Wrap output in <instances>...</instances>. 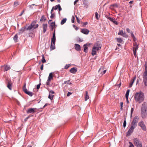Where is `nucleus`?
<instances>
[{
  "label": "nucleus",
  "mask_w": 147,
  "mask_h": 147,
  "mask_svg": "<svg viewBox=\"0 0 147 147\" xmlns=\"http://www.w3.org/2000/svg\"><path fill=\"white\" fill-rule=\"evenodd\" d=\"M134 98L135 101L139 104L143 102L144 99V93L141 91L136 93L134 95Z\"/></svg>",
  "instance_id": "f257e3e1"
},
{
  "label": "nucleus",
  "mask_w": 147,
  "mask_h": 147,
  "mask_svg": "<svg viewBox=\"0 0 147 147\" xmlns=\"http://www.w3.org/2000/svg\"><path fill=\"white\" fill-rule=\"evenodd\" d=\"M141 114V117L142 118L146 117L147 115V105L146 102H144L142 105Z\"/></svg>",
  "instance_id": "f03ea898"
},
{
  "label": "nucleus",
  "mask_w": 147,
  "mask_h": 147,
  "mask_svg": "<svg viewBox=\"0 0 147 147\" xmlns=\"http://www.w3.org/2000/svg\"><path fill=\"white\" fill-rule=\"evenodd\" d=\"M143 83L145 86H147V64L145 65V71L143 76Z\"/></svg>",
  "instance_id": "7ed1b4c3"
},
{
  "label": "nucleus",
  "mask_w": 147,
  "mask_h": 147,
  "mask_svg": "<svg viewBox=\"0 0 147 147\" xmlns=\"http://www.w3.org/2000/svg\"><path fill=\"white\" fill-rule=\"evenodd\" d=\"M134 144L136 147H142V142L137 138H135L133 139Z\"/></svg>",
  "instance_id": "20e7f679"
},
{
  "label": "nucleus",
  "mask_w": 147,
  "mask_h": 147,
  "mask_svg": "<svg viewBox=\"0 0 147 147\" xmlns=\"http://www.w3.org/2000/svg\"><path fill=\"white\" fill-rule=\"evenodd\" d=\"M53 78V76L52 75V73H51L49 74V76L48 80L46 82V84L47 85L49 86L50 84V82L51 80Z\"/></svg>",
  "instance_id": "39448f33"
},
{
  "label": "nucleus",
  "mask_w": 147,
  "mask_h": 147,
  "mask_svg": "<svg viewBox=\"0 0 147 147\" xmlns=\"http://www.w3.org/2000/svg\"><path fill=\"white\" fill-rule=\"evenodd\" d=\"M138 125L142 128L144 131H146V127L143 121H142L138 123Z\"/></svg>",
  "instance_id": "423d86ee"
},
{
  "label": "nucleus",
  "mask_w": 147,
  "mask_h": 147,
  "mask_svg": "<svg viewBox=\"0 0 147 147\" xmlns=\"http://www.w3.org/2000/svg\"><path fill=\"white\" fill-rule=\"evenodd\" d=\"M118 35H121L123 37L125 38H127L128 36L126 32H123V30H120L118 33Z\"/></svg>",
  "instance_id": "0eeeda50"
},
{
  "label": "nucleus",
  "mask_w": 147,
  "mask_h": 147,
  "mask_svg": "<svg viewBox=\"0 0 147 147\" xmlns=\"http://www.w3.org/2000/svg\"><path fill=\"white\" fill-rule=\"evenodd\" d=\"M56 39L55 37V29H54V32L53 34V36L51 39V43H53V45H55Z\"/></svg>",
  "instance_id": "6e6552de"
},
{
  "label": "nucleus",
  "mask_w": 147,
  "mask_h": 147,
  "mask_svg": "<svg viewBox=\"0 0 147 147\" xmlns=\"http://www.w3.org/2000/svg\"><path fill=\"white\" fill-rule=\"evenodd\" d=\"M134 129L133 127H131L129 129L126 133V136H128L131 135V134L133 132Z\"/></svg>",
  "instance_id": "1a4fd4ad"
},
{
  "label": "nucleus",
  "mask_w": 147,
  "mask_h": 147,
  "mask_svg": "<svg viewBox=\"0 0 147 147\" xmlns=\"http://www.w3.org/2000/svg\"><path fill=\"white\" fill-rule=\"evenodd\" d=\"M27 25L24 26V27H22L19 30V32L18 33V34L20 35L22 34L26 30V28Z\"/></svg>",
  "instance_id": "9d476101"
},
{
  "label": "nucleus",
  "mask_w": 147,
  "mask_h": 147,
  "mask_svg": "<svg viewBox=\"0 0 147 147\" xmlns=\"http://www.w3.org/2000/svg\"><path fill=\"white\" fill-rule=\"evenodd\" d=\"M36 109V108H30L27 111L26 113H34L36 112L35 111Z\"/></svg>",
  "instance_id": "9b49d317"
},
{
  "label": "nucleus",
  "mask_w": 147,
  "mask_h": 147,
  "mask_svg": "<svg viewBox=\"0 0 147 147\" xmlns=\"http://www.w3.org/2000/svg\"><path fill=\"white\" fill-rule=\"evenodd\" d=\"M81 32L85 34H88L89 33V31L87 29H82L81 30Z\"/></svg>",
  "instance_id": "f8f14e48"
},
{
  "label": "nucleus",
  "mask_w": 147,
  "mask_h": 147,
  "mask_svg": "<svg viewBox=\"0 0 147 147\" xmlns=\"http://www.w3.org/2000/svg\"><path fill=\"white\" fill-rule=\"evenodd\" d=\"M74 47L75 50L78 51H80L81 50V47L78 44H75Z\"/></svg>",
  "instance_id": "ddd939ff"
},
{
  "label": "nucleus",
  "mask_w": 147,
  "mask_h": 147,
  "mask_svg": "<svg viewBox=\"0 0 147 147\" xmlns=\"http://www.w3.org/2000/svg\"><path fill=\"white\" fill-rule=\"evenodd\" d=\"M12 83L11 81L8 80L7 83V87L10 90L12 89Z\"/></svg>",
  "instance_id": "4468645a"
},
{
  "label": "nucleus",
  "mask_w": 147,
  "mask_h": 147,
  "mask_svg": "<svg viewBox=\"0 0 147 147\" xmlns=\"http://www.w3.org/2000/svg\"><path fill=\"white\" fill-rule=\"evenodd\" d=\"M93 47H96V50L97 51L100 50L101 48L100 45L99 44L98 42L96 43L94 45V46Z\"/></svg>",
  "instance_id": "2eb2a0df"
},
{
  "label": "nucleus",
  "mask_w": 147,
  "mask_h": 147,
  "mask_svg": "<svg viewBox=\"0 0 147 147\" xmlns=\"http://www.w3.org/2000/svg\"><path fill=\"white\" fill-rule=\"evenodd\" d=\"M24 92L26 94L30 96H32L34 94L32 92L30 91H28L27 89H25V91H24Z\"/></svg>",
  "instance_id": "dca6fc26"
},
{
  "label": "nucleus",
  "mask_w": 147,
  "mask_h": 147,
  "mask_svg": "<svg viewBox=\"0 0 147 147\" xmlns=\"http://www.w3.org/2000/svg\"><path fill=\"white\" fill-rule=\"evenodd\" d=\"M77 71V68L73 67L69 70V71L72 74H75Z\"/></svg>",
  "instance_id": "f3484780"
},
{
  "label": "nucleus",
  "mask_w": 147,
  "mask_h": 147,
  "mask_svg": "<svg viewBox=\"0 0 147 147\" xmlns=\"http://www.w3.org/2000/svg\"><path fill=\"white\" fill-rule=\"evenodd\" d=\"M110 21L112 22L113 23L115 24L116 25H117L118 24L117 22L115 21V18L113 17V18H109V20Z\"/></svg>",
  "instance_id": "a211bd4d"
},
{
  "label": "nucleus",
  "mask_w": 147,
  "mask_h": 147,
  "mask_svg": "<svg viewBox=\"0 0 147 147\" xmlns=\"http://www.w3.org/2000/svg\"><path fill=\"white\" fill-rule=\"evenodd\" d=\"M96 49L95 47H93L92 51V55L94 56L96 54Z\"/></svg>",
  "instance_id": "6ab92c4d"
},
{
  "label": "nucleus",
  "mask_w": 147,
  "mask_h": 147,
  "mask_svg": "<svg viewBox=\"0 0 147 147\" xmlns=\"http://www.w3.org/2000/svg\"><path fill=\"white\" fill-rule=\"evenodd\" d=\"M139 119L137 115H136L134 117L132 121L137 123L138 122Z\"/></svg>",
  "instance_id": "aec40b11"
},
{
  "label": "nucleus",
  "mask_w": 147,
  "mask_h": 147,
  "mask_svg": "<svg viewBox=\"0 0 147 147\" xmlns=\"http://www.w3.org/2000/svg\"><path fill=\"white\" fill-rule=\"evenodd\" d=\"M42 28L43 29V32L44 33H45L46 31L47 28V24H44L42 25Z\"/></svg>",
  "instance_id": "412c9836"
},
{
  "label": "nucleus",
  "mask_w": 147,
  "mask_h": 147,
  "mask_svg": "<svg viewBox=\"0 0 147 147\" xmlns=\"http://www.w3.org/2000/svg\"><path fill=\"white\" fill-rule=\"evenodd\" d=\"M10 68V66L9 65H7L5 66H4V68L3 69V71L4 72H5L9 70Z\"/></svg>",
  "instance_id": "4be33fe9"
},
{
  "label": "nucleus",
  "mask_w": 147,
  "mask_h": 147,
  "mask_svg": "<svg viewBox=\"0 0 147 147\" xmlns=\"http://www.w3.org/2000/svg\"><path fill=\"white\" fill-rule=\"evenodd\" d=\"M134 47L133 48V51L135 50L136 51L137 50L138 48V45L136 43L134 45Z\"/></svg>",
  "instance_id": "5701e85b"
},
{
  "label": "nucleus",
  "mask_w": 147,
  "mask_h": 147,
  "mask_svg": "<svg viewBox=\"0 0 147 147\" xmlns=\"http://www.w3.org/2000/svg\"><path fill=\"white\" fill-rule=\"evenodd\" d=\"M137 126V123L133 122H132L131 123V126L134 129Z\"/></svg>",
  "instance_id": "b1692460"
},
{
  "label": "nucleus",
  "mask_w": 147,
  "mask_h": 147,
  "mask_svg": "<svg viewBox=\"0 0 147 147\" xmlns=\"http://www.w3.org/2000/svg\"><path fill=\"white\" fill-rule=\"evenodd\" d=\"M13 40L15 42H16L18 41V37L17 36V34H16L13 37Z\"/></svg>",
  "instance_id": "393cba45"
},
{
  "label": "nucleus",
  "mask_w": 147,
  "mask_h": 147,
  "mask_svg": "<svg viewBox=\"0 0 147 147\" xmlns=\"http://www.w3.org/2000/svg\"><path fill=\"white\" fill-rule=\"evenodd\" d=\"M53 43H51V46H50V49L51 50L55 49V45H53Z\"/></svg>",
  "instance_id": "a878e982"
},
{
  "label": "nucleus",
  "mask_w": 147,
  "mask_h": 147,
  "mask_svg": "<svg viewBox=\"0 0 147 147\" xmlns=\"http://www.w3.org/2000/svg\"><path fill=\"white\" fill-rule=\"evenodd\" d=\"M89 98V97L88 94V92L87 91H86L85 95V100L87 101Z\"/></svg>",
  "instance_id": "bb28decb"
},
{
  "label": "nucleus",
  "mask_w": 147,
  "mask_h": 147,
  "mask_svg": "<svg viewBox=\"0 0 147 147\" xmlns=\"http://www.w3.org/2000/svg\"><path fill=\"white\" fill-rule=\"evenodd\" d=\"M32 28H33V29H34V27L32 26V25L30 24L28 27H26V30H30Z\"/></svg>",
  "instance_id": "cd10ccee"
},
{
  "label": "nucleus",
  "mask_w": 147,
  "mask_h": 147,
  "mask_svg": "<svg viewBox=\"0 0 147 147\" xmlns=\"http://www.w3.org/2000/svg\"><path fill=\"white\" fill-rule=\"evenodd\" d=\"M67 21V19L66 18H65L63 19L61 21V24L63 25Z\"/></svg>",
  "instance_id": "c85d7f7f"
},
{
  "label": "nucleus",
  "mask_w": 147,
  "mask_h": 147,
  "mask_svg": "<svg viewBox=\"0 0 147 147\" xmlns=\"http://www.w3.org/2000/svg\"><path fill=\"white\" fill-rule=\"evenodd\" d=\"M37 22V20H34L32 21L31 23L30 24V25H32V26L34 27L35 26V24Z\"/></svg>",
  "instance_id": "c756f323"
},
{
  "label": "nucleus",
  "mask_w": 147,
  "mask_h": 147,
  "mask_svg": "<svg viewBox=\"0 0 147 147\" xmlns=\"http://www.w3.org/2000/svg\"><path fill=\"white\" fill-rule=\"evenodd\" d=\"M116 39L118 42L121 43L123 41V40L121 38H116Z\"/></svg>",
  "instance_id": "7c9ffc66"
},
{
  "label": "nucleus",
  "mask_w": 147,
  "mask_h": 147,
  "mask_svg": "<svg viewBox=\"0 0 147 147\" xmlns=\"http://www.w3.org/2000/svg\"><path fill=\"white\" fill-rule=\"evenodd\" d=\"M46 20V19L44 15H43L42 16L41 19H40V22L42 21H45Z\"/></svg>",
  "instance_id": "2f4dec72"
},
{
  "label": "nucleus",
  "mask_w": 147,
  "mask_h": 147,
  "mask_svg": "<svg viewBox=\"0 0 147 147\" xmlns=\"http://www.w3.org/2000/svg\"><path fill=\"white\" fill-rule=\"evenodd\" d=\"M83 47H84V52L86 53H87L88 52L87 50L88 49V47H87V46H84V45H83Z\"/></svg>",
  "instance_id": "473e14b6"
},
{
  "label": "nucleus",
  "mask_w": 147,
  "mask_h": 147,
  "mask_svg": "<svg viewBox=\"0 0 147 147\" xmlns=\"http://www.w3.org/2000/svg\"><path fill=\"white\" fill-rule=\"evenodd\" d=\"M42 59L41 61L43 63H45L46 62V60L44 56L43 55H42Z\"/></svg>",
  "instance_id": "72a5a7b5"
},
{
  "label": "nucleus",
  "mask_w": 147,
  "mask_h": 147,
  "mask_svg": "<svg viewBox=\"0 0 147 147\" xmlns=\"http://www.w3.org/2000/svg\"><path fill=\"white\" fill-rule=\"evenodd\" d=\"M19 3L18 1H15L13 4L14 7H15L19 5Z\"/></svg>",
  "instance_id": "f704fd0d"
},
{
  "label": "nucleus",
  "mask_w": 147,
  "mask_h": 147,
  "mask_svg": "<svg viewBox=\"0 0 147 147\" xmlns=\"http://www.w3.org/2000/svg\"><path fill=\"white\" fill-rule=\"evenodd\" d=\"M54 96V95H51V94H49L48 96V97L51 100H52L53 99Z\"/></svg>",
  "instance_id": "c9c22d12"
},
{
  "label": "nucleus",
  "mask_w": 147,
  "mask_h": 147,
  "mask_svg": "<svg viewBox=\"0 0 147 147\" xmlns=\"http://www.w3.org/2000/svg\"><path fill=\"white\" fill-rule=\"evenodd\" d=\"M95 17L97 20H99V16H98V13L97 12H96L95 13Z\"/></svg>",
  "instance_id": "e433bc0d"
},
{
  "label": "nucleus",
  "mask_w": 147,
  "mask_h": 147,
  "mask_svg": "<svg viewBox=\"0 0 147 147\" xmlns=\"http://www.w3.org/2000/svg\"><path fill=\"white\" fill-rule=\"evenodd\" d=\"M126 118H125V120L124 121L123 123V127L124 128H125V127H126Z\"/></svg>",
  "instance_id": "4c0bfd02"
},
{
  "label": "nucleus",
  "mask_w": 147,
  "mask_h": 147,
  "mask_svg": "<svg viewBox=\"0 0 147 147\" xmlns=\"http://www.w3.org/2000/svg\"><path fill=\"white\" fill-rule=\"evenodd\" d=\"M134 83V81H131V82L129 86L128 87L130 88H131L132 87Z\"/></svg>",
  "instance_id": "58836bf2"
},
{
  "label": "nucleus",
  "mask_w": 147,
  "mask_h": 147,
  "mask_svg": "<svg viewBox=\"0 0 147 147\" xmlns=\"http://www.w3.org/2000/svg\"><path fill=\"white\" fill-rule=\"evenodd\" d=\"M71 65L70 64L66 65L65 66V69H67L71 66Z\"/></svg>",
  "instance_id": "ea45409f"
},
{
  "label": "nucleus",
  "mask_w": 147,
  "mask_h": 147,
  "mask_svg": "<svg viewBox=\"0 0 147 147\" xmlns=\"http://www.w3.org/2000/svg\"><path fill=\"white\" fill-rule=\"evenodd\" d=\"M75 19V18L74 16H73L72 17L71 19V22L72 23H74V22Z\"/></svg>",
  "instance_id": "a19ab883"
},
{
  "label": "nucleus",
  "mask_w": 147,
  "mask_h": 147,
  "mask_svg": "<svg viewBox=\"0 0 147 147\" xmlns=\"http://www.w3.org/2000/svg\"><path fill=\"white\" fill-rule=\"evenodd\" d=\"M76 18L77 21V22L79 24H80V20L78 18V17L77 16H76Z\"/></svg>",
  "instance_id": "79ce46f5"
},
{
  "label": "nucleus",
  "mask_w": 147,
  "mask_h": 147,
  "mask_svg": "<svg viewBox=\"0 0 147 147\" xmlns=\"http://www.w3.org/2000/svg\"><path fill=\"white\" fill-rule=\"evenodd\" d=\"M59 6H60V5L58 4V5H56L55 6L54 8V10H56L58 8Z\"/></svg>",
  "instance_id": "37998d69"
},
{
  "label": "nucleus",
  "mask_w": 147,
  "mask_h": 147,
  "mask_svg": "<svg viewBox=\"0 0 147 147\" xmlns=\"http://www.w3.org/2000/svg\"><path fill=\"white\" fill-rule=\"evenodd\" d=\"M91 45V43H87L86 44H84V46H90Z\"/></svg>",
  "instance_id": "c03bdc74"
},
{
  "label": "nucleus",
  "mask_w": 147,
  "mask_h": 147,
  "mask_svg": "<svg viewBox=\"0 0 147 147\" xmlns=\"http://www.w3.org/2000/svg\"><path fill=\"white\" fill-rule=\"evenodd\" d=\"M73 26L76 30H77L79 29L78 27L74 24L73 25Z\"/></svg>",
  "instance_id": "a18cd8bd"
},
{
  "label": "nucleus",
  "mask_w": 147,
  "mask_h": 147,
  "mask_svg": "<svg viewBox=\"0 0 147 147\" xmlns=\"http://www.w3.org/2000/svg\"><path fill=\"white\" fill-rule=\"evenodd\" d=\"M25 11V9H24L23 10V11H22L19 14V16H22L23 14V13H24V12Z\"/></svg>",
  "instance_id": "49530a36"
},
{
  "label": "nucleus",
  "mask_w": 147,
  "mask_h": 147,
  "mask_svg": "<svg viewBox=\"0 0 147 147\" xmlns=\"http://www.w3.org/2000/svg\"><path fill=\"white\" fill-rule=\"evenodd\" d=\"M55 16V15L54 13L51 14V16H50V18L51 19L53 18Z\"/></svg>",
  "instance_id": "de8ad7c7"
},
{
  "label": "nucleus",
  "mask_w": 147,
  "mask_h": 147,
  "mask_svg": "<svg viewBox=\"0 0 147 147\" xmlns=\"http://www.w3.org/2000/svg\"><path fill=\"white\" fill-rule=\"evenodd\" d=\"M23 91H25V89H27L26 88V83H25L24 84V85L23 86Z\"/></svg>",
  "instance_id": "09e8293b"
},
{
  "label": "nucleus",
  "mask_w": 147,
  "mask_h": 147,
  "mask_svg": "<svg viewBox=\"0 0 147 147\" xmlns=\"http://www.w3.org/2000/svg\"><path fill=\"white\" fill-rule=\"evenodd\" d=\"M111 6L113 7H118V5L116 4H112L111 5Z\"/></svg>",
  "instance_id": "8fccbe9b"
},
{
  "label": "nucleus",
  "mask_w": 147,
  "mask_h": 147,
  "mask_svg": "<svg viewBox=\"0 0 147 147\" xmlns=\"http://www.w3.org/2000/svg\"><path fill=\"white\" fill-rule=\"evenodd\" d=\"M105 17L107 19H108L109 20V18H110V15H105Z\"/></svg>",
  "instance_id": "3c124183"
},
{
  "label": "nucleus",
  "mask_w": 147,
  "mask_h": 147,
  "mask_svg": "<svg viewBox=\"0 0 147 147\" xmlns=\"http://www.w3.org/2000/svg\"><path fill=\"white\" fill-rule=\"evenodd\" d=\"M129 147H134L133 144L131 142H129Z\"/></svg>",
  "instance_id": "603ef678"
},
{
  "label": "nucleus",
  "mask_w": 147,
  "mask_h": 147,
  "mask_svg": "<svg viewBox=\"0 0 147 147\" xmlns=\"http://www.w3.org/2000/svg\"><path fill=\"white\" fill-rule=\"evenodd\" d=\"M134 110V109L133 108H131V117H132V114L133 112V111Z\"/></svg>",
  "instance_id": "864d4df0"
},
{
  "label": "nucleus",
  "mask_w": 147,
  "mask_h": 147,
  "mask_svg": "<svg viewBox=\"0 0 147 147\" xmlns=\"http://www.w3.org/2000/svg\"><path fill=\"white\" fill-rule=\"evenodd\" d=\"M41 85V83H40L39 84H38V85H37L36 86V89H38L40 88V86Z\"/></svg>",
  "instance_id": "5fc2aeb1"
},
{
  "label": "nucleus",
  "mask_w": 147,
  "mask_h": 147,
  "mask_svg": "<svg viewBox=\"0 0 147 147\" xmlns=\"http://www.w3.org/2000/svg\"><path fill=\"white\" fill-rule=\"evenodd\" d=\"M126 30L128 33H130L131 32V31L128 28H127L126 29Z\"/></svg>",
  "instance_id": "6e6d98bb"
},
{
  "label": "nucleus",
  "mask_w": 147,
  "mask_h": 147,
  "mask_svg": "<svg viewBox=\"0 0 147 147\" xmlns=\"http://www.w3.org/2000/svg\"><path fill=\"white\" fill-rule=\"evenodd\" d=\"M70 81V80H68L67 81H66L64 82V83L66 84H69V82Z\"/></svg>",
  "instance_id": "4d7b16f0"
},
{
  "label": "nucleus",
  "mask_w": 147,
  "mask_h": 147,
  "mask_svg": "<svg viewBox=\"0 0 147 147\" xmlns=\"http://www.w3.org/2000/svg\"><path fill=\"white\" fill-rule=\"evenodd\" d=\"M51 25H54V26H55V22H53L51 23L50 26H51Z\"/></svg>",
  "instance_id": "13d9d810"
},
{
  "label": "nucleus",
  "mask_w": 147,
  "mask_h": 147,
  "mask_svg": "<svg viewBox=\"0 0 147 147\" xmlns=\"http://www.w3.org/2000/svg\"><path fill=\"white\" fill-rule=\"evenodd\" d=\"M49 94H54L55 92L53 91L52 90H51L49 92Z\"/></svg>",
  "instance_id": "bf43d9fd"
},
{
  "label": "nucleus",
  "mask_w": 147,
  "mask_h": 147,
  "mask_svg": "<svg viewBox=\"0 0 147 147\" xmlns=\"http://www.w3.org/2000/svg\"><path fill=\"white\" fill-rule=\"evenodd\" d=\"M49 105L48 103H46L45 105L43 106L42 108H41L40 109H42L44 108L46 106H47V105Z\"/></svg>",
  "instance_id": "052dcab7"
},
{
  "label": "nucleus",
  "mask_w": 147,
  "mask_h": 147,
  "mask_svg": "<svg viewBox=\"0 0 147 147\" xmlns=\"http://www.w3.org/2000/svg\"><path fill=\"white\" fill-rule=\"evenodd\" d=\"M72 94V93L71 92H68L67 94V96H69L70 95Z\"/></svg>",
  "instance_id": "680f3d73"
},
{
  "label": "nucleus",
  "mask_w": 147,
  "mask_h": 147,
  "mask_svg": "<svg viewBox=\"0 0 147 147\" xmlns=\"http://www.w3.org/2000/svg\"><path fill=\"white\" fill-rule=\"evenodd\" d=\"M38 26V24H36L35 25V26L34 27V29H35L37 28Z\"/></svg>",
  "instance_id": "e2e57ef3"
},
{
  "label": "nucleus",
  "mask_w": 147,
  "mask_h": 147,
  "mask_svg": "<svg viewBox=\"0 0 147 147\" xmlns=\"http://www.w3.org/2000/svg\"><path fill=\"white\" fill-rule=\"evenodd\" d=\"M129 94H128V93L126 92L125 94V98H128Z\"/></svg>",
  "instance_id": "0e129e2a"
},
{
  "label": "nucleus",
  "mask_w": 147,
  "mask_h": 147,
  "mask_svg": "<svg viewBox=\"0 0 147 147\" xmlns=\"http://www.w3.org/2000/svg\"><path fill=\"white\" fill-rule=\"evenodd\" d=\"M131 34V36L132 38L134 36L132 32V31H131V32L130 33Z\"/></svg>",
  "instance_id": "69168bd1"
},
{
  "label": "nucleus",
  "mask_w": 147,
  "mask_h": 147,
  "mask_svg": "<svg viewBox=\"0 0 147 147\" xmlns=\"http://www.w3.org/2000/svg\"><path fill=\"white\" fill-rule=\"evenodd\" d=\"M40 69L41 70H42L43 69V64H42L41 66Z\"/></svg>",
  "instance_id": "338daca9"
},
{
  "label": "nucleus",
  "mask_w": 147,
  "mask_h": 147,
  "mask_svg": "<svg viewBox=\"0 0 147 147\" xmlns=\"http://www.w3.org/2000/svg\"><path fill=\"white\" fill-rule=\"evenodd\" d=\"M84 5V7H86H86L87 8V7H88V4H87V3H84V4H83Z\"/></svg>",
  "instance_id": "774afa93"
}]
</instances>
